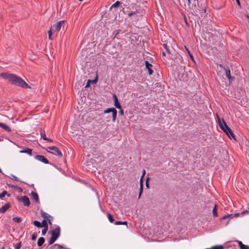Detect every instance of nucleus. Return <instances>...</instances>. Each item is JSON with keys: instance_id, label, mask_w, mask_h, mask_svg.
<instances>
[{"instance_id": "1", "label": "nucleus", "mask_w": 249, "mask_h": 249, "mask_svg": "<svg viewBox=\"0 0 249 249\" xmlns=\"http://www.w3.org/2000/svg\"><path fill=\"white\" fill-rule=\"evenodd\" d=\"M0 76L13 85L22 88H30V86L22 79L15 74L3 72L0 74Z\"/></svg>"}, {"instance_id": "2", "label": "nucleus", "mask_w": 249, "mask_h": 249, "mask_svg": "<svg viewBox=\"0 0 249 249\" xmlns=\"http://www.w3.org/2000/svg\"><path fill=\"white\" fill-rule=\"evenodd\" d=\"M219 125L220 128L223 130L228 135V136L231 139V138H234L235 136L231 130V129L227 125L225 121L222 119L221 121L219 117H218Z\"/></svg>"}, {"instance_id": "3", "label": "nucleus", "mask_w": 249, "mask_h": 249, "mask_svg": "<svg viewBox=\"0 0 249 249\" xmlns=\"http://www.w3.org/2000/svg\"><path fill=\"white\" fill-rule=\"evenodd\" d=\"M52 237L49 241V245L53 244L59 237L60 234V228L58 227L51 231Z\"/></svg>"}, {"instance_id": "4", "label": "nucleus", "mask_w": 249, "mask_h": 249, "mask_svg": "<svg viewBox=\"0 0 249 249\" xmlns=\"http://www.w3.org/2000/svg\"><path fill=\"white\" fill-rule=\"evenodd\" d=\"M112 112V122L114 123L116 120L117 111L115 108H108L104 111V113L107 114Z\"/></svg>"}, {"instance_id": "5", "label": "nucleus", "mask_w": 249, "mask_h": 249, "mask_svg": "<svg viewBox=\"0 0 249 249\" xmlns=\"http://www.w3.org/2000/svg\"><path fill=\"white\" fill-rule=\"evenodd\" d=\"M64 25V20H61L58 22H57L56 23L52 25L51 27L52 28V29L53 30V32H58L60 31L61 26Z\"/></svg>"}, {"instance_id": "6", "label": "nucleus", "mask_w": 249, "mask_h": 249, "mask_svg": "<svg viewBox=\"0 0 249 249\" xmlns=\"http://www.w3.org/2000/svg\"><path fill=\"white\" fill-rule=\"evenodd\" d=\"M48 149H49L51 150H52L53 152H52V154L56 155L59 157H62L63 156L62 152L60 151L59 149L54 146H49L48 147Z\"/></svg>"}, {"instance_id": "7", "label": "nucleus", "mask_w": 249, "mask_h": 249, "mask_svg": "<svg viewBox=\"0 0 249 249\" xmlns=\"http://www.w3.org/2000/svg\"><path fill=\"white\" fill-rule=\"evenodd\" d=\"M17 199L18 201L22 202L26 206H29L30 204L29 198L26 196L18 197Z\"/></svg>"}, {"instance_id": "8", "label": "nucleus", "mask_w": 249, "mask_h": 249, "mask_svg": "<svg viewBox=\"0 0 249 249\" xmlns=\"http://www.w3.org/2000/svg\"><path fill=\"white\" fill-rule=\"evenodd\" d=\"M35 158L36 160L46 164H48L49 162V160L44 156L37 155L35 157Z\"/></svg>"}, {"instance_id": "9", "label": "nucleus", "mask_w": 249, "mask_h": 249, "mask_svg": "<svg viewBox=\"0 0 249 249\" xmlns=\"http://www.w3.org/2000/svg\"><path fill=\"white\" fill-rule=\"evenodd\" d=\"M144 63H145V67L148 71L149 74L151 75L153 72V71L151 69V67H152V65L150 64L148 62V61L147 60L145 61Z\"/></svg>"}, {"instance_id": "10", "label": "nucleus", "mask_w": 249, "mask_h": 249, "mask_svg": "<svg viewBox=\"0 0 249 249\" xmlns=\"http://www.w3.org/2000/svg\"><path fill=\"white\" fill-rule=\"evenodd\" d=\"M226 75L228 77L230 82H232L234 79V77L231 75V71L230 69L227 68H225Z\"/></svg>"}, {"instance_id": "11", "label": "nucleus", "mask_w": 249, "mask_h": 249, "mask_svg": "<svg viewBox=\"0 0 249 249\" xmlns=\"http://www.w3.org/2000/svg\"><path fill=\"white\" fill-rule=\"evenodd\" d=\"M11 207V205L10 203H7L3 206H2L1 208H0V213H3L5 212H6L8 209Z\"/></svg>"}, {"instance_id": "12", "label": "nucleus", "mask_w": 249, "mask_h": 249, "mask_svg": "<svg viewBox=\"0 0 249 249\" xmlns=\"http://www.w3.org/2000/svg\"><path fill=\"white\" fill-rule=\"evenodd\" d=\"M113 98L114 100V106L118 109H121L122 107L121 106L119 102L117 96L115 94L113 95Z\"/></svg>"}, {"instance_id": "13", "label": "nucleus", "mask_w": 249, "mask_h": 249, "mask_svg": "<svg viewBox=\"0 0 249 249\" xmlns=\"http://www.w3.org/2000/svg\"><path fill=\"white\" fill-rule=\"evenodd\" d=\"M236 242L240 247V249H249V246L244 245L242 241L237 240Z\"/></svg>"}, {"instance_id": "14", "label": "nucleus", "mask_w": 249, "mask_h": 249, "mask_svg": "<svg viewBox=\"0 0 249 249\" xmlns=\"http://www.w3.org/2000/svg\"><path fill=\"white\" fill-rule=\"evenodd\" d=\"M0 127L7 132H10L11 131V128L8 125L2 123H0Z\"/></svg>"}, {"instance_id": "15", "label": "nucleus", "mask_w": 249, "mask_h": 249, "mask_svg": "<svg viewBox=\"0 0 249 249\" xmlns=\"http://www.w3.org/2000/svg\"><path fill=\"white\" fill-rule=\"evenodd\" d=\"M40 134L41 136V137L44 140L46 141H49L50 142H52V141L49 139H48L44 131H43L41 129H39Z\"/></svg>"}, {"instance_id": "16", "label": "nucleus", "mask_w": 249, "mask_h": 249, "mask_svg": "<svg viewBox=\"0 0 249 249\" xmlns=\"http://www.w3.org/2000/svg\"><path fill=\"white\" fill-rule=\"evenodd\" d=\"M139 13L137 11H136L130 12V13H128L127 16L129 17H130L132 16H135L136 17V18H138L140 17V16L139 15Z\"/></svg>"}, {"instance_id": "17", "label": "nucleus", "mask_w": 249, "mask_h": 249, "mask_svg": "<svg viewBox=\"0 0 249 249\" xmlns=\"http://www.w3.org/2000/svg\"><path fill=\"white\" fill-rule=\"evenodd\" d=\"M32 198H33L36 203H39V198L37 194L32 191Z\"/></svg>"}, {"instance_id": "18", "label": "nucleus", "mask_w": 249, "mask_h": 249, "mask_svg": "<svg viewBox=\"0 0 249 249\" xmlns=\"http://www.w3.org/2000/svg\"><path fill=\"white\" fill-rule=\"evenodd\" d=\"M45 242V238L43 237H41L38 238L37 241V245L39 247L41 246Z\"/></svg>"}, {"instance_id": "19", "label": "nucleus", "mask_w": 249, "mask_h": 249, "mask_svg": "<svg viewBox=\"0 0 249 249\" xmlns=\"http://www.w3.org/2000/svg\"><path fill=\"white\" fill-rule=\"evenodd\" d=\"M143 192V183L141 181L140 182V192H139V198L141 197V196L142 193Z\"/></svg>"}, {"instance_id": "20", "label": "nucleus", "mask_w": 249, "mask_h": 249, "mask_svg": "<svg viewBox=\"0 0 249 249\" xmlns=\"http://www.w3.org/2000/svg\"><path fill=\"white\" fill-rule=\"evenodd\" d=\"M120 4H121V3L119 1H117L113 4H112L111 5L110 9H112L113 8H117L120 5Z\"/></svg>"}, {"instance_id": "21", "label": "nucleus", "mask_w": 249, "mask_h": 249, "mask_svg": "<svg viewBox=\"0 0 249 249\" xmlns=\"http://www.w3.org/2000/svg\"><path fill=\"white\" fill-rule=\"evenodd\" d=\"M213 214L214 216H217L218 214L217 213V205H215L213 210Z\"/></svg>"}, {"instance_id": "22", "label": "nucleus", "mask_w": 249, "mask_h": 249, "mask_svg": "<svg viewBox=\"0 0 249 249\" xmlns=\"http://www.w3.org/2000/svg\"><path fill=\"white\" fill-rule=\"evenodd\" d=\"M6 195H7L8 196H10V194H8L7 191H4L1 194H0V198H2Z\"/></svg>"}, {"instance_id": "23", "label": "nucleus", "mask_w": 249, "mask_h": 249, "mask_svg": "<svg viewBox=\"0 0 249 249\" xmlns=\"http://www.w3.org/2000/svg\"><path fill=\"white\" fill-rule=\"evenodd\" d=\"M107 218H108V220L111 223H112L114 221V218H113L112 215L110 213H107Z\"/></svg>"}, {"instance_id": "24", "label": "nucleus", "mask_w": 249, "mask_h": 249, "mask_svg": "<svg viewBox=\"0 0 249 249\" xmlns=\"http://www.w3.org/2000/svg\"><path fill=\"white\" fill-rule=\"evenodd\" d=\"M53 217L52 216H51V215H47L46 217V220H47V221H48L49 223L51 225L52 224V223H51V221L53 220Z\"/></svg>"}, {"instance_id": "25", "label": "nucleus", "mask_w": 249, "mask_h": 249, "mask_svg": "<svg viewBox=\"0 0 249 249\" xmlns=\"http://www.w3.org/2000/svg\"><path fill=\"white\" fill-rule=\"evenodd\" d=\"M223 246L222 245H217L211 247L210 249H223Z\"/></svg>"}, {"instance_id": "26", "label": "nucleus", "mask_w": 249, "mask_h": 249, "mask_svg": "<svg viewBox=\"0 0 249 249\" xmlns=\"http://www.w3.org/2000/svg\"><path fill=\"white\" fill-rule=\"evenodd\" d=\"M127 222L126 221L122 222L120 221H116L115 224L116 225H127Z\"/></svg>"}, {"instance_id": "27", "label": "nucleus", "mask_w": 249, "mask_h": 249, "mask_svg": "<svg viewBox=\"0 0 249 249\" xmlns=\"http://www.w3.org/2000/svg\"><path fill=\"white\" fill-rule=\"evenodd\" d=\"M53 32V30L52 29V28L50 27V30H49L48 32L49 39H52L51 36H52Z\"/></svg>"}, {"instance_id": "28", "label": "nucleus", "mask_w": 249, "mask_h": 249, "mask_svg": "<svg viewBox=\"0 0 249 249\" xmlns=\"http://www.w3.org/2000/svg\"><path fill=\"white\" fill-rule=\"evenodd\" d=\"M43 227H48L47 222L46 219H44L42 220V223H41V225Z\"/></svg>"}, {"instance_id": "29", "label": "nucleus", "mask_w": 249, "mask_h": 249, "mask_svg": "<svg viewBox=\"0 0 249 249\" xmlns=\"http://www.w3.org/2000/svg\"><path fill=\"white\" fill-rule=\"evenodd\" d=\"M13 220L15 222L19 223L21 221V218L18 217H15L13 218Z\"/></svg>"}, {"instance_id": "30", "label": "nucleus", "mask_w": 249, "mask_h": 249, "mask_svg": "<svg viewBox=\"0 0 249 249\" xmlns=\"http://www.w3.org/2000/svg\"><path fill=\"white\" fill-rule=\"evenodd\" d=\"M34 225L37 227H41L40 222L37 221H35L34 222Z\"/></svg>"}, {"instance_id": "31", "label": "nucleus", "mask_w": 249, "mask_h": 249, "mask_svg": "<svg viewBox=\"0 0 249 249\" xmlns=\"http://www.w3.org/2000/svg\"><path fill=\"white\" fill-rule=\"evenodd\" d=\"M163 47L166 51L169 53H170V52L169 50V47L167 46V44H163Z\"/></svg>"}, {"instance_id": "32", "label": "nucleus", "mask_w": 249, "mask_h": 249, "mask_svg": "<svg viewBox=\"0 0 249 249\" xmlns=\"http://www.w3.org/2000/svg\"><path fill=\"white\" fill-rule=\"evenodd\" d=\"M248 212H248L247 210L243 211H242V212L240 213V214L243 215V214H245V213H248ZM239 214H240V213H236V214H234V216L236 217V216H238Z\"/></svg>"}, {"instance_id": "33", "label": "nucleus", "mask_w": 249, "mask_h": 249, "mask_svg": "<svg viewBox=\"0 0 249 249\" xmlns=\"http://www.w3.org/2000/svg\"><path fill=\"white\" fill-rule=\"evenodd\" d=\"M21 152L27 153L29 155H31V149H27L26 150L21 151Z\"/></svg>"}, {"instance_id": "34", "label": "nucleus", "mask_w": 249, "mask_h": 249, "mask_svg": "<svg viewBox=\"0 0 249 249\" xmlns=\"http://www.w3.org/2000/svg\"><path fill=\"white\" fill-rule=\"evenodd\" d=\"M21 248V243H17L15 246V249H19Z\"/></svg>"}, {"instance_id": "35", "label": "nucleus", "mask_w": 249, "mask_h": 249, "mask_svg": "<svg viewBox=\"0 0 249 249\" xmlns=\"http://www.w3.org/2000/svg\"><path fill=\"white\" fill-rule=\"evenodd\" d=\"M145 174V170H143V172H142V174L141 177L140 182H141V181L142 182V179H143V178L144 177Z\"/></svg>"}, {"instance_id": "36", "label": "nucleus", "mask_w": 249, "mask_h": 249, "mask_svg": "<svg viewBox=\"0 0 249 249\" xmlns=\"http://www.w3.org/2000/svg\"><path fill=\"white\" fill-rule=\"evenodd\" d=\"M48 230V227H44V229L42 231V233L43 235H45Z\"/></svg>"}, {"instance_id": "37", "label": "nucleus", "mask_w": 249, "mask_h": 249, "mask_svg": "<svg viewBox=\"0 0 249 249\" xmlns=\"http://www.w3.org/2000/svg\"><path fill=\"white\" fill-rule=\"evenodd\" d=\"M186 49L187 50V51L188 52V54H189V55L190 56V57H191V59L193 60V61H194V58H193V56L192 55V54L190 53V51L188 50V49L187 48H186Z\"/></svg>"}, {"instance_id": "38", "label": "nucleus", "mask_w": 249, "mask_h": 249, "mask_svg": "<svg viewBox=\"0 0 249 249\" xmlns=\"http://www.w3.org/2000/svg\"><path fill=\"white\" fill-rule=\"evenodd\" d=\"M149 178H147L145 181V185L147 188H149V183H148Z\"/></svg>"}, {"instance_id": "39", "label": "nucleus", "mask_w": 249, "mask_h": 249, "mask_svg": "<svg viewBox=\"0 0 249 249\" xmlns=\"http://www.w3.org/2000/svg\"><path fill=\"white\" fill-rule=\"evenodd\" d=\"M120 30H117L115 31V36L114 37H116L120 33Z\"/></svg>"}, {"instance_id": "40", "label": "nucleus", "mask_w": 249, "mask_h": 249, "mask_svg": "<svg viewBox=\"0 0 249 249\" xmlns=\"http://www.w3.org/2000/svg\"><path fill=\"white\" fill-rule=\"evenodd\" d=\"M232 216V214H227V215H224L223 217V219H226L228 217H229L230 216Z\"/></svg>"}, {"instance_id": "41", "label": "nucleus", "mask_w": 249, "mask_h": 249, "mask_svg": "<svg viewBox=\"0 0 249 249\" xmlns=\"http://www.w3.org/2000/svg\"><path fill=\"white\" fill-rule=\"evenodd\" d=\"M91 82V80H89L87 82L86 86H85V88H87L89 86L90 83Z\"/></svg>"}, {"instance_id": "42", "label": "nucleus", "mask_w": 249, "mask_h": 249, "mask_svg": "<svg viewBox=\"0 0 249 249\" xmlns=\"http://www.w3.org/2000/svg\"><path fill=\"white\" fill-rule=\"evenodd\" d=\"M36 238V234L35 233H34L32 234V240H35Z\"/></svg>"}, {"instance_id": "43", "label": "nucleus", "mask_w": 249, "mask_h": 249, "mask_svg": "<svg viewBox=\"0 0 249 249\" xmlns=\"http://www.w3.org/2000/svg\"><path fill=\"white\" fill-rule=\"evenodd\" d=\"M17 190H18V192H20V193H21V192H22V188H20V187H18V188H17Z\"/></svg>"}, {"instance_id": "44", "label": "nucleus", "mask_w": 249, "mask_h": 249, "mask_svg": "<svg viewBox=\"0 0 249 249\" xmlns=\"http://www.w3.org/2000/svg\"><path fill=\"white\" fill-rule=\"evenodd\" d=\"M120 109H121V110H120V111H119V113H120V115H124V111H123V110L122 109H121V108Z\"/></svg>"}, {"instance_id": "45", "label": "nucleus", "mask_w": 249, "mask_h": 249, "mask_svg": "<svg viewBox=\"0 0 249 249\" xmlns=\"http://www.w3.org/2000/svg\"><path fill=\"white\" fill-rule=\"evenodd\" d=\"M47 215H49L47 213H45L43 214L42 216H43V217H44L45 218V219H46V217Z\"/></svg>"}, {"instance_id": "46", "label": "nucleus", "mask_w": 249, "mask_h": 249, "mask_svg": "<svg viewBox=\"0 0 249 249\" xmlns=\"http://www.w3.org/2000/svg\"><path fill=\"white\" fill-rule=\"evenodd\" d=\"M91 82L92 84H95V83H96V82H97V79L93 80L92 81H91Z\"/></svg>"}, {"instance_id": "47", "label": "nucleus", "mask_w": 249, "mask_h": 249, "mask_svg": "<svg viewBox=\"0 0 249 249\" xmlns=\"http://www.w3.org/2000/svg\"><path fill=\"white\" fill-rule=\"evenodd\" d=\"M236 0V2H237V4H238L239 6H240V2L239 0Z\"/></svg>"}, {"instance_id": "48", "label": "nucleus", "mask_w": 249, "mask_h": 249, "mask_svg": "<svg viewBox=\"0 0 249 249\" xmlns=\"http://www.w3.org/2000/svg\"><path fill=\"white\" fill-rule=\"evenodd\" d=\"M111 117L109 116H107V121H109Z\"/></svg>"}, {"instance_id": "49", "label": "nucleus", "mask_w": 249, "mask_h": 249, "mask_svg": "<svg viewBox=\"0 0 249 249\" xmlns=\"http://www.w3.org/2000/svg\"><path fill=\"white\" fill-rule=\"evenodd\" d=\"M13 178L15 179V180H17V178L14 176H13Z\"/></svg>"}, {"instance_id": "50", "label": "nucleus", "mask_w": 249, "mask_h": 249, "mask_svg": "<svg viewBox=\"0 0 249 249\" xmlns=\"http://www.w3.org/2000/svg\"><path fill=\"white\" fill-rule=\"evenodd\" d=\"M162 55H163V56L165 55V53L164 52H162Z\"/></svg>"}, {"instance_id": "51", "label": "nucleus", "mask_w": 249, "mask_h": 249, "mask_svg": "<svg viewBox=\"0 0 249 249\" xmlns=\"http://www.w3.org/2000/svg\"><path fill=\"white\" fill-rule=\"evenodd\" d=\"M59 248H62V247H61L60 245H59Z\"/></svg>"}, {"instance_id": "52", "label": "nucleus", "mask_w": 249, "mask_h": 249, "mask_svg": "<svg viewBox=\"0 0 249 249\" xmlns=\"http://www.w3.org/2000/svg\"><path fill=\"white\" fill-rule=\"evenodd\" d=\"M188 1L189 3L190 2V0H188Z\"/></svg>"}, {"instance_id": "53", "label": "nucleus", "mask_w": 249, "mask_h": 249, "mask_svg": "<svg viewBox=\"0 0 249 249\" xmlns=\"http://www.w3.org/2000/svg\"><path fill=\"white\" fill-rule=\"evenodd\" d=\"M1 172V169L0 168V172Z\"/></svg>"}, {"instance_id": "54", "label": "nucleus", "mask_w": 249, "mask_h": 249, "mask_svg": "<svg viewBox=\"0 0 249 249\" xmlns=\"http://www.w3.org/2000/svg\"><path fill=\"white\" fill-rule=\"evenodd\" d=\"M79 0V1H83V0Z\"/></svg>"}]
</instances>
